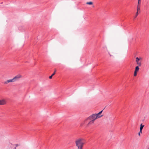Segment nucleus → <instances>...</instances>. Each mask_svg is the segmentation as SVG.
Here are the masks:
<instances>
[{"label": "nucleus", "instance_id": "f257e3e1", "mask_svg": "<svg viewBox=\"0 0 149 149\" xmlns=\"http://www.w3.org/2000/svg\"><path fill=\"white\" fill-rule=\"evenodd\" d=\"M97 116H96V114H93L91 115L89 117L87 118L85 121L83 123H81V126H82L83 124H84L85 123V122L86 120H93V121H94V120L97 118Z\"/></svg>", "mask_w": 149, "mask_h": 149}, {"label": "nucleus", "instance_id": "f03ea898", "mask_svg": "<svg viewBox=\"0 0 149 149\" xmlns=\"http://www.w3.org/2000/svg\"><path fill=\"white\" fill-rule=\"evenodd\" d=\"M22 77V76L20 74L16 75L13 79L14 82L19 81Z\"/></svg>", "mask_w": 149, "mask_h": 149}, {"label": "nucleus", "instance_id": "7ed1b4c3", "mask_svg": "<svg viewBox=\"0 0 149 149\" xmlns=\"http://www.w3.org/2000/svg\"><path fill=\"white\" fill-rule=\"evenodd\" d=\"M82 141H84V139L82 138L78 139L76 141L75 143L77 147L79 146L81 144Z\"/></svg>", "mask_w": 149, "mask_h": 149}, {"label": "nucleus", "instance_id": "20e7f679", "mask_svg": "<svg viewBox=\"0 0 149 149\" xmlns=\"http://www.w3.org/2000/svg\"><path fill=\"white\" fill-rule=\"evenodd\" d=\"M136 61L137 63V64L138 65V66H140L141 65V61H139V59L138 57H136Z\"/></svg>", "mask_w": 149, "mask_h": 149}, {"label": "nucleus", "instance_id": "39448f33", "mask_svg": "<svg viewBox=\"0 0 149 149\" xmlns=\"http://www.w3.org/2000/svg\"><path fill=\"white\" fill-rule=\"evenodd\" d=\"M14 81H13V79H8L6 80V81L4 82L3 83L5 84H7L11 82H13Z\"/></svg>", "mask_w": 149, "mask_h": 149}, {"label": "nucleus", "instance_id": "423d86ee", "mask_svg": "<svg viewBox=\"0 0 149 149\" xmlns=\"http://www.w3.org/2000/svg\"><path fill=\"white\" fill-rule=\"evenodd\" d=\"M141 1L138 0V5L137 6V10L139 11L140 10Z\"/></svg>", "mask_w": 149, "mask_h": 149}, {"label": "nucleus", "instance_id": "0eeeda50", "mask_svg": "<svg viewBox=\"0 0 149 149\" xmlns=\"http://www.w3.org/2000/svg\"><path fill=\"white\" fill-rule=\"evenodd\" d=\"M6 104V101L5 100H0V105H3Z\"/></svg>", "mask_w": 149, "mask_h": 149}, {"label": "nucleus", "instance_id": "6e6552de", "mask_svg": "<svg viewBox=\"0 0 149 149\" xmlns=\"http://www.w3.org/2000/svg\"><path fill=\"white\" fill-rule=\"evenodd\" d=\"M144 125H143L142 124H141L140 125V132H141V133H142V129H143V128L144 127Z\"/></svg>", "mask_w": 149, "mask_h": 149}, {"label": "nucleus", "instance_id": "1a4fd4ad", "mask_svg": "<svg viewBox=\"0 0 149 149\" xmlns=\"http://www.w3.org/2000/svg\"><path fill=\"white\" fill-rule=\"evenodd\" d=\"M102 111L103 110H102L101 111H100L99 113H97V114H96V116H97V118H100V117L102 116V115L101 116H99V115L102 113Z\"/></svg>", "mask_w": 149, "mask_h": 149}, {"label": "nucleus", "instance_id": "9d476101", "mask_svg": "<svg viewBox=\"0 0 149 149\" xmlns=\"http://www.w3.org/2000/svg\"><path fill=\"white\" fill-rule=\"evenodd\" d=\"M139 66H137L135 67V71L136 72H138L139 69Z\"/></svg>", "mask_w": 149, "mask_h": 149}, {"label": "nucleus", "instance_id": "9b49d317", "mask_svg": "<svg viewBox=\"0 0 149 149\" xmlns=\"http://www.w3.org/2000/svg\"><path fill=\"white\" fill-rule=\"evenodd\" d=\"M94 121H93V120H91V121L89 122L88 123V124H87V126H88L89 125L93 123H94Z\"/></svg>", "mask_w": 149, "mask_h": 149}, {"label": "nucleus", "instance_id": "f8f14e48", "mask_svg": "<svg viewBox=\"0 0 149 149\" xmlns=\"http://www.w3.org/2000/svg\"><path fill=\"white\" fill-rule=\"evenodd\" d=\"M93 3L92 2H87L86 3V4L91 5L93 4Z\"/></svg>", "mask_w": 149, "mask_h": 149}, {"label": "nucleus", "instance_id": "ddd939ff", "mask_svg": "<svg viewBox=\"0 0 149 149\" xmlns=\"http://www.w3.org/2000/svg\"><path fill=\"white\" fill-rule=\"evenodd\" d=\"M139 11H137V12H136V15L134 16V18H136V17L137 16V15H138V14H139V13H138Z\"/></svg>", "mask_w": 149, "mask_h": 149}, {"label": "nucleus", "instance_id": "4468645a", "mask_svg": "<svg viewBox=\"0 0 149 149\" xmlns=\"http://www.w3.org/2000/svg\"><path fill=\"white\" fill-rule=\"evenodd\" d=\"M137 72L135 71H134V76H136L137 75Z\"/></svg>", "mask_w": 149, "mask_h": 149}, {"label": "nucleus", "instance_id": "2eb2a0df", "mask_svg": "<svg viewBox=\"0 0 149 149\" xmlns=\"http://www.w3.org/2000/svg\"><path fill=\"white\" fill-rule=\"evenodd\" d=\"M84 141H82L81 143V145H83L85 143V142H84Z\"/></svg>", "mask_w": 149, "mask_h": 149}, {"label": "nucleus", "instance_id": "dca6fc26", "mask_svg": "<svg viewBox=\"0 0 149 149\" xmlns=\"http://www.w3.org/2000/svg\"><path fill=\"white\" fill-rule=\"evenodd\" d=\"M56 72V70H55L54 73H53L52 74V76H53L55 74Z\"/></svg>", "mask_w": 149, "mask_h": 149}, {"label": "nucleus", "instance_id": "f3484780", "mask_svg": "<svg viewBox=\"0 0 149 149\" xmlns=\"http://www.w3.org/2000/svg\"><path fill=\"white\" fill-rule=\"evenodd\" d=\"M77 147L78 148V149H83V148L80 147L79 146H77Z\"/></svg>", "mask_w": 149, "mask_h": 149}, {"label": "nucleus", "instance_id": "a211bd4d", "mask_svg": "<svg viewBox=\"0 0 149 149\" xmlns=\"http://www.w3.org/2000/svg\"><path fill=\"white\" fill-rule=\"evenodd\" d=\"M79 147L82 148H83V145H81V144L79 146Z\"/></svg>", "mask_w": 149, "mask_h": 149}, {"label": "nucleus", "instance_id": "6ab92c4d", "mask_svg": "<svg viewBox=\"0 0 149 149\" xmlns=\"http://www.w3.org/2000/svg\"><path fill=\"white\" fill-rule=\"evenodd\" d=\"M53 76H52V75L51 76H50L49 77V78L50 79H51L52 78V77Z\"/></svg>", "mask_w": 149, "mask_h": 149}, {"label": "nucleus", "instance_id": "aec40b11", "mask_svg": "<svg viewBox=\"0 0 149 149\" xmlns=\"http://www.w3.org/2000/svg\"><path fill=\"white\" fill-rule=\"evenodd\" d=\"M139 61H140V60H141L142 59V58H141V57H140L139 58Z\"/></svg>", "mask_w": 149, "mask_h": 149}, {"label": "nucleus", "instance_id": "412c9836", "mask_svg": "<svg viewBox=\"0 0 149 149\" xmlns=\"http://www.w3.org/2000/svg\"><path fill=\"white\" fill-rule=\"evenodd\" d=\"M15 146V147L16 148V147H17L18 146V144H16Z\"/></svg>", "mask_w": 149, "mask_h": 149}, {"label": "nucleus", "instance_id": "4be33fe9", "mask_svg": "<svg viewBox=\"0 0 149 149\" xmlns=\"http://www.w3.org/2000/svg\"><path fill=\"white\" fill-rule=\"evenodd\" d=\"M140 133H141V132H139V134H138L139 135V136H140Z\"/></svg>", "mask_w": 149, "mask_h": 149}, {"label": "nucleus", "instance_id": "5701e85b", "mask_svg": "<svg viewBox=\"0 0 149 149\" xmlns=\"http://www.w3.org/2000/svg\"><path fill=\"white\" fill-rule=\"evenodd\" d=\"M16 149V147H15V148H14V149Z\"/></svg>", "mask_w": 149, "mask_h": 149}]
</instances>
